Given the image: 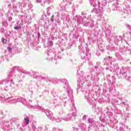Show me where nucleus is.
Returning <instances> with one entry per match:
<instances>
[{"instance_id":"obj_36","label":"nucleus","mask_w":131,"mask_h":131,"mask_svg":"<svg viewBox=\"0 0 131 131\" xmlns=\"http://www.w3.org/2000/svg\"><path fill=\"white\" fill-rule=\"evenodd\" d=\"M38 37L39 38L40 37V33H38Z\"/></svg>"},{"instance_id":"obj_17","label":"nucleus","mask_w":131,"mask_h":131,"mask_svg":"<svg viewBox=\"0 0 131 131\" xmlns=\"http://www.w3.org/2000/svg\"><path fill=\"white\" fill-rule=\"evenodd\" d=\"M16 70H20V67H14L12 69L11 73H14Z\"/></svg>"},{"instance_id":"obj_46","label":"nucleus","mask_w":131,"mask_h":131,"mask_svg":"<svg viewBox=\"0 0 131 131\" xmlns=\"http://www.w3.org/2000/svg\"><path fill=\"white\" fill-rule=\"evenodd\" d=\"M2 99H3V98L2 97H0V100H2Z\"/></svg>"},{"instance_id":"obj_43","label":"nucleus","mask_w":131,"mask_h":131,"mask_svg":"<svg viewBox=\"0 0 131 131\" xmlns=\"http://www.w3.org/2000/svg\"><path fill=\"white\" fill-rule=\"evenodd\" d=\"M129 114H127V115H126L127 117H129Z\"/></svg>"},{"instance_id":"obj_5","label":"nucleus","mask_w":131,"mask_h":131,"mask_svg":"<svg viewBox=\"0 0 131 131\" xmlns=\"http://www.w3.org/2000/svg\"><path fill=\"white\" fill-rule=\"evenodd\" d=\"M84 51L81 53V58L82 60L86 61L91 59V54L89 53L90 49L86 47L83 48Z\"/></svg>"},{"instance_id":"obj_34","label":"nucleus","mask_w":131,"mask_h":131,"mask_svg":"<svg viewBox=\"0 0 131 131\" xmlns=\"http://www.w3.org/2000/svg\"><path fill=\"white\" fill-rule=\"evenodd\" d=\"M53 17H54V15H53L51 18V21H52V22H53V21H54V18H53Z\"/></svg>"},{"instance_id":"obj_51","label":"nucleus","mask_w":131,"mask_h":131,"mask_svg":"<svg viewBox=\"0 0 131 131\" xmlns=\"http://www.w3.org/2000/svg\"><path fill=\"white\" fill-rule=\"evenodd\" d=\"M1 61H4V59H2Z\"/></svg>"},{"instance_id":"obj_33","label":"nucleus","mask_w":131,"mask_h":131,"mask_svg":"<svg viewBox=\"0 0 131 131\" xmlns=\"http://www.w3.org/2000/svg\"><path fill=\"white\" fill-rule=\"evenodd\" d=\"M12 19H13V18H12V17H10L8 18L9 21H12Z\"/></svg>"},{"instance_id":"obj_3","label":"nucleus","mask_w":131,"mask_h":131,"mask_svg":"<svg viewBox=\"0 0 131 131\" xmlns=\"http://www.w3.org/2000/svg\"><path fill=\"white\" fill-rule=\"evenodd\" d=\"M120 74H122L123 77L125 79L128 80V81H130L131 77L129 76V73H130V68H125L122 67L121 70L120 71Z\"/></svg>"},{"instance_id":"obj_4","label":"nucleus","mask_w":131,"mask_h":131,"mask_svg":"<svg viewBox=\"0 0 131 131\" xmlns=\"http://www.w3.org/2000/svg\"><path fill=\"white\" fill-rule=\"evenodd\" d=\"M90 4L91 6H92V7L94 8L98 6V10L96 12L98 13V14H100V13L101 14L105 11V6L100 5V3L98 2L96 3V0H90Z\"/></svg>"},{"instance_id":"obj_32","label":"nucleus","mask_w":131,"mask_h":131,"mask_svg":"<svg viewBox=\"0 0 131 131\" xmlns=\"http://www.w3.org/2000/svg\"><path fill=\"white\" fill-rule=\"evenodd\" d=\"M83 120H85L86 119V115H85L82 118Z\"/></svg>"},{"instance_id":"obj_26","label":"nucleus","mask_w":131,"mask_h":131,"mask_svg":"<svg viewBox=\"0 0 131 131\" xmlns=\"http://www.w3.org/2000/svg\"><path fill=\"white\" fill-rule=\"evenodd\" d=\"M3 43H7V39L2 38Z\"/></svg>"},{"instance_id":"obj_11","label":"nucleus","mask_w":131,"mask_h":131,"mask_svg":"<svg viewBox=\"0 0 131 131\" xmlns=\"http://www.w3.org/2000/svg\"><path fill=\"white\" fill-rule=\"evenodd\" d=\"M48 57H47V60H49L50 61V60H52L53 61V57H54V56H55V54H54V53L53 52H52V51L49 50L48 52Z\"/></svg>"},{"instance_id":"obj_47","label":"nucleus","mask_w":131,"mask_h":131,"mask_svg":"<svg viewBox=\"0 0 131 131\" xmlns=\"http://www.w3.org/2000/svg\"><path fill=\"white\" fill-rule=\"evenodd\" d=\"M99 54V52L96 53V55H98Z\"/></svg>"},{"instance_id":"obj_27","label":"nucleus","mask_w":131,"mask_h":131,"mask_svg":"<svg viewBox=\"0 0 131 131\" xmlns=\"http://www.w3.org/2000/svg\"><path fill=\"white\" fill-rule=\"evenodd\" d=\"M72 110H75V111H76V107H75V106L74 105V104H72Z\"/></svg>"},{"instance_id":"obj_8","label":"nucleus","mask_w":131,"mask_h":131,"mask_svg":"<svg viewBox=\"0 0 131 131\" xmlns=\"http://www.w3.org/2000/svg\"><path fill=\"white\" fill-rule=\"evenodd\" d=\"M77 116V112H74L72 114H68L64 117H62L61 119L64 121H69V120H72L73 117H76Z\"/></svg>"},{"instance_id":"obj_48","label":"nucleus","mask_w":131,"mask_h":131,"mask_svg":"<svg viewBox=\"0 0 131 131\" xmlns=\"http://www.w3.org/2000/svg\"><path fill=\"white\" fill-rule=\"evenodd\" d=\"M16 0H12V2H15Z\"/></svg>"},{"instance_id":"obj_9","label":"nucleus","mask_w":131,"mask_h":131,"mask_svg":"<svg viewBox=\"0 0 131 131\" xmlns=\"http://www.w3.org/2000/svg\"><path fill=\"white\" fill-rule=\"evenodd\" d=\"M63 85L64 89H67V92L68 94L69 97H70V96H72L73 94V91L71 89V88L68 86V82L66 80H64V83Z\"/></svg>"},{"instance_id":"obj_1","label":"nucleus","mask_w":131,"mask_h":131,"mask_svg":"<svg viewBox=\"0 0 131 131\" xmlns=\"http://www.w3.org/2000/svg\"><path fill=\"white\" fill-rule=\"evenodd\" d=\"M6 102L7 103H9V104H15L17 102H21L24 105H26L28 108L32 109H35V108H37L38 106H33L32 105V101L29 100L28 102L26 101V99L24 98H22L21 97H16L15 98L14 97H10L7 98L6 100Z\"/></svg>"},{"instance_id":"obj_6","label":"nucleus","mask_w":131,"mask_h":131,"mask_svg":"<svg viewBox=\"0 0 131 131\" xmlns=\"http://www.w3.org/2000/svg\"><path fill=\"white\" fill-rule=\"evenodd\" d=\"M9 88L11 89V92L15 93L16 90L15 89V82L13 81V80L8 81L6 84V88H5V91H9Z\"/></svg>"},{"instance_id":"obj_20","label":"nucleus","mask_w":131,"mask_h":131,"mask_svg":"<svg viewBox=\"0 0 131 131\" xmlns=\"http://www.w3.org/2000/svg\"><path fill=\"white\" fill-rule=\"evenodd\" d=\"M3 26H5V27H7L9 25V24H8V22L4 21L2 23Z\"/></svg>"},{"instance_id":"obj_25","label":"nucleus","mask_w":131,"mask_h":131,"mask_svg":"<svg viewBox=\"0 0 131 131\" xmlns=\"http://www.w3.org/2000/svg\"><path fill=\"white\" fill-rule=\"evenodd\" d=\"M105 34L106 35H109V34H110V33H111V31H106L105 32Z\"/></svg>"},{"instance_id":"obj_41","label":"nucleus","mask_w":131,"mask_h":131,"mask_svg":"<svg viewBox=\"0 0 131 131\" xmlns=\"http://www.w3.org/2000/svg\"><path fill=\"white\" fill-rule=\"evenodd\" d=\"M54 61H56V60H57L56 59V58H57V56H54Z\"/></svg>"},{"instance_id":"obj_16","label":"nucleus","mask_w":131,"mask_h":131,"mask_svg":"<svg viewBox=\"0 0 131 131\" xmlns=\"http://www.w3.org/2000/svg\"><path fill=\"white\" fill-rule=\"evenodd\" d=\"M117 1V3L114 4L113 6V10L114 11H116V10H119V7H117V5L118 4V0Z\"/></svg>"},{"instance_id":"obj_7","label":"nucleus","mask_w":131,"mask_h":131,"mask_svg":"<svg viewBox=\"0 0 131 131\" xmlns=\"http://www.w3.org/2000/svg\"><path fill=\"white\" fill-rule=\"evenodd\" d=\"M81 91L82 92L83 95L84 96L85 99L88 101V102H91V93H90L89 90L83 88L82 89Z\"/></svg>"},{"instance_id":"obj_14","label":"nucleus","mask_w":131,"mask_h":131,"mask_svg":"<svg viewBox=\"0 0 131 131\" xmlns=\"http://www.w3.org/2000/svg\"><path fill=\"white\" fill-rule=\"evenodd\" d=\"M125 128H128V126H126L124 124L122 125V126L120 127L118 130L117 131H125V130H124Z\"/></svg>"},{"instance_id":"obj_35","label":"nucleus","mask_w":131,"mask_h":131,"mask_svg":"<svg viewBox=\"0 0 131 131\" xmlns=\"http://www.w3.org/2000/svg\"><path fill=\"white\" fill-rule=\"evenodd\" d=\"M50 9L51 8L49 7L47 8V13H49V11H50Z\"/></svg>"},{"instance_id":"obj_19","label":"nucleus","mask_w":131,"mask_h":131,"mask_svg":"<svg viewBox=\"0 0 131 131\" xmlns=\"http://www.w3.org/2000/svg\"><path fill=\"white\" fill-rule=\"evenodd\" d=\"M24 120H25L26 124H29V121H30L29 118L26 117L24 119Z\"/></svg>"},{"instance_id":"obj_37","label":"nucleus","mask_w":131,"mask_h":131,"mask_svg":"<svg viewBox=\"0 0 131 131\" xmlns=\"http://www.w3.org/2000/svg\"><path fill=\"white\" fill-rule=\"evenodd\" d=\"M66 98H67V96L64 95V97H63V98L61 97V99H66Z\"/></svg>"},{"instance_id":"obj_44","label":"nucleus","mask_w":131,"mask_h":131,"mask_svg":"<svg viewBox=\"0 0 131 131\" xmlns=\"http://www.w3.org/2000/svg\"><path fill=\"white\" fill-rule=\"evenodd\" d=\"M23 73H26V71H24L23 72Z\"/></svg>"},{"instance_id":"obj_29","label":"nucleus","mask_w":131,"mask_h":131,"mask_svg":"<svg viewBox=\"0 0 131 131\" xmlns=\"http://www.w3.org/2000/svg\"><path fill=\"white\" fill-rule=\"evenodd\" d=\"M48 4H51V3H53L54 2V0H47Z\"/></svg>"},{"instance_id":"obj_45","label":"nucleus","mask_w":131,"mask_h":131,"mask_svg":"<svg viewBox=\"0 0 131 131\" xmlns=\"http://www.w3.org/2000/svg\"><path fill=\"white\" fill-rule=\"evenodd\" d=\"M31 94H33V91H31Z\"/></svg>"},{"instance_id":"obj_15","label":"nucleus","mask_w":131,"mask_h":131,"mask_svg":"<svg viewBox=\"0 0 131 131\" xmlns=\"http://www.w3.org/2000/svg\"><path fill=\"white\" fill-rule=\"evenodd\" d=\"M16 77V75H15L14 73H10V74L8 75V78L9 79H14Z\"/></svg>"},{"instance_id":"obj_53","label":"nucleus","mask_w":131,"mask_h":131,"mask_svg":"<svg viewBox=\"0 0 131 131\" xmlns=\"http://www.w3.org/2000/svg\"><path fill=\"white\" fill-rule=\"evenodd\" d=\"M63 115H65V114H63Z\"/></svg>"},{"instance_id":"obj_50","label":"nucleus","mask_w":131,"mask_h":131,"mask_svg":"<svg viewBox=\"0 0 131 131\" xmlns=\"http://www.w3.org/2000/svg\"><path fill=\"white\" fill-rule=\"evenodd\" d=\"M30 7H32V5H29Z\"/></svg>"},{"instance_id":"obj_42","label":"nucleus","mask_w":131,"mask_h":131,"mask_svg":"<svg viewBox=\"0 0 131 131\" xmlns=\"http://www.w3.org/2000/svg\"><path fill=\"white\" fill-rule=\"evenodd\" d=\"M122 104L123 105H125V103L124 102H122Z\"/></svg>"},{"instance_id":"obj_30","label":"nucleus","mask_w":131,"mask_h":131,"mask_svg":"<svg viewBox=\"0 0 131 131\" xmlns=\"http://www.w3.org/2000/svg\"><path fill=\"white\" fill-rule=\"evenodd\" d=\"M89 25H90V23L89 22H87V23H86L84 24V26H89Z\"/></svg>"},{"instance_id":"obj_52","label":"nucleus","mask_w":131,"mask_h":131,"mask_svg":"<svg viewBox=\"0 0 131 131\" xmlns=\"http://www.w3.org/2000/svg\"><path fill=\"white\" fill-rule=\"evenodd\" d=\"M63 102H64V103H66V101H63Z\"/></svg>"},{"instance_id":"obj_23","label":"nucleus","mask_w":131,"mask_h":131,"mask_svg":"<svg viewBox=\"0 0 131 131\" xmlns=\"http://www.w3.org/2000/svg\"><path fill=\"white\" fill-rule=\"evenodd\" d=\"M14 29L15 30H19V29H21V27H20V26H16V27H14Z\"/></svg>"},{"instance_id":"obj_31","label":"nucleus","mask_w":131,"mask_h":131,"mask_svg":"<svg viewBox=\"0 0 131 131\" xmlns=\"http://www.w3.org/2000/svg\"><path fill=\"white\" fill-rule=\"evenodd\" d=\"M118 122V121H117V120H116V119H115L113 121V123H117Z\"/></svg>"},{"instance_id":"obj_24","label":"nucleus","mask_w":131,"mask_h":131,"mask_svg":"<svg viewBox=\"0 0 131 131\" xmlns=\"http://www.w3.org/2000/svg\"><path fill=\"white\" fill-rule=\"evenodd\" d=\"M119 69V68H118L116 70H115V69L113 70V69H110V70L111 72H112V71H113L114 72V71L117 72V70H118Z\"/></svg>"},{"instance_id":"obj_39","label":"nucleus","mask_w":131,"mask_h":131,"mask_svg":"<svg viewBox=\"0 0 131 131\" xmlns=\"http://www.w3.org/2000/svg\"><path fill=\"white\" fill-rule=\"evenodd\" d=\"M51 39L52 40H54L55 39V37H52Z\"/></svg>"},{"instance_id":"obj_10","label":"nucleus","mask_w":131,"mask_h":131,"mask_svg":"<svg viewBox=\"0 0 131 131\" xmlns=\"http://www.w3.org/2000/svg\"><path fill=\"white\" fill-rule=\"evenodd\" d=\"M82 78H83V77H80V79L77 81V89L78 90L81 89V90H82V89H85L82 88V86H83V83H84V79Z\"/></svg>"},{"instance_id":"obj_49","label":"nucleus","mask_w":131,"mask_h":131,"mask_svg":"<svg viewBox=\"0 0 131 131\" xmlns=\"http://www.w3.org/2000/svg\"><path fill=\"white\" fill-rule=\"evenodd\" d=\"M64 9H65V7L62 8V10H64Z\"/></svg>"},{"instance_id":"obj_13","label":"nucleus","mask_w":131,"mask_h":131,"mask_svg":"<svg viewBox=\"0 0 131 131\" xmlns=\"http://www.w3.org/2000/svg\"><path fill=\"white\" fill-rule=\"evenodd\" d=\"M76 20H77V22L78 24H80L81 23H82V22H83L82 18H81V16H76Z\"/></svg>"},{"instance_id":"obj_2","label":"nucleus","mask_w":131,"mask_h":131,"mask_svg":"<svg viewBox=\"0 0 131 131\" xmlns=\"http://www.w3.org/2000/svg\"><path fill=\"white\" fill-rule=\"evenodd\" d=\"M37 108H39L40 110H41L42 112H45L47 116L49 118V119H51V120H55L57 123L61 122L62 120L59 118H55V117H54V115L53 114V113L49 110H45L42 107L38 106Z\"/></svg>"},{"instance_id":"obj_22","label":"nucleus","mask_w":131,"mask_h":131,"mask_svg":"<svg viewBox=\"0 0 131 131\" xmlns=\"http://www.w3.org/2000/svg\"><path fill=\"white\" fill-rule=\"evenodd\" d=\"M48 43L49 46H50L51 47H52L54 45V43H53V41H50L49 40L48 41Z\"/></svg>"},{"instance_id":"obj_28","label":"nucleus","mask_w":131,"mask_h":131,"mask_svg":"<svg viewBox=\"0 0 131 131\" xmlns=\"http://www.w3.org/2000/svg\"><path fill=\"white\" fill-rule=\"evenodd\" d=\"M7 50H8V51L9 52V53H10V52H12V49L11 48V47H8V48H7Z\"/></svg>"},{"instance_id":"obj_18","label":"nucleus","mask_w":131,"mask_h":131,"mask_svg":"<svg viewBox=\"0 0 131 131\" xmlns=\"http://www.w3.org/2000/svg\"><path fill=\"white\" fill-rule=\"evenodd\" d=\"M80 127L82 130H85L86 128V125L83 123L81 124Z\"/></svg>"},{"instance_id":"obj_38","label":"nucleus","mask_w":131,"mask_h":131,"mask_svg":"<svg viewBox=\"0 0 131 131\" xmlns=\"http://www.w3.org/2000/svg\"><path fill=\"white\" fill-rule=\"evenodd\" d=\"M94 24H92L91 25H90V26H91V27H94Z\"/></svg>"},{"instance_id":"obj_12","label":"nucleus","mask_w":131,"mask_h":131,"mask_svg":"<svg viewBox=\"0 0 131 131\" xmlns=\"http://www.w3.org/2000/svg\"><path fill=\"white\" fill-rule=\"evenodd\" d=\"M88 123H89L90 126H94L95 121H94V119L91 118H89L88 120Z\"/></svg>"},{"instance_id":"obj_21","label":"nucleus","mask_w":131,"mask_h":131,"mask_svg":"<svg viewBox=\"0 0 131 131\" xmlns=\"http://www.w3.org/2000/svg\"><path fill=\"white\" fill-rule=\"evenodd\" d=\"M37 4H41V6H43L42 2H43V0H36Z\"/></svg>"},{"instance_id":"obj_40","label":"nucleus","mask_w":131,"mask_h":131,"mask_svg":"<svg viewBox=\"0 0 131 131\" xmlns=\"http://www.w3.org/2000/svg\"><path fill=\"white\" fill-rule=\"evenodd\" d=\"M64 2H67V1H68V2H70V1H72V0H63Z\"/></svg>"}]
</instances>
